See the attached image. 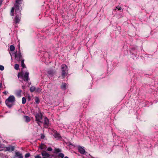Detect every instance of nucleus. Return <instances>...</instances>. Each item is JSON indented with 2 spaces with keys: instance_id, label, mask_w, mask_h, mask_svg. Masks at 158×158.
I'll list each match as a JSON object with an SVG mask.
<instances>
[{
  "instance_id": "nucleus-17",
  "label": "nucleus",
  "mask_w": 158,
  "mask_h": 158,
  "mask_svg": "<svg viewBox=\"0 0 158 158\" xmlns=\"http://www.w3.org/2000/svg\"><path fill=\"white\" fill-rule=\"evenodd\" d=\"M24 118L25 119L26 122H29L31 120V119L28 116H24Z\"/></svg>"
},
{
  "instance_id": "nucleus-8",
  "label": "nucleus",
  "mask_w": 158,
  "mask_h": 158,
  "mask_svg": "<svg viewBox=\"0 0 158 158\" xmlns=\"http://www.w3.org/2000/svg\"><path fill=\"white\" fill-rule=\"evenodd\" d=\"M41 153L42 156H44V157L49 158L50 156V155L49 154L45 151H42L41 152Z\"/></svg>"
},
{
  "instance_id": "nucleus-13",
  "label": "nucleus",
  "mask_w": 158,
  "mask_h": 158,
  "mask_svg": "<svg viewBox=\"0 0 158 158\" xmlns=\"http://www.w3.org/2000/svg\"><path fill=\"white\" fill-rule=\"evenodd\" d=\"M39 148L41 149H46L47 146L44 144L41 143L40 145Z\"/></svg>"
},
{
  "instance_id": "nucleus-22",
  "label": "nucleus",
  "mask_w": 158,
  "mask_h": 158,
  "mask_svg": "<svg viewBox=\"0 0 158 158\" xmlns=\"http://www.w3.org/2000/svg\"><path fill=\"white\" fill-rule=\"evenodd\" d=\"M36 89L35 87L34 86H31L30 88V91L31 92H34Z\"/></svg>"
},
{
  "instance_id": "nucleus-41",
  "label": "nucleus",
  "mask_w": 158,
  "mask_h": 158,
  "mask_svg": "<svg viewBox=\"0 0 158 158\" xmlns=\"http://www.w3.org/2000/svg\"><path fill=\"white\" fill-rule=\"evenodd\" d=\"M10 55L11 56V54L10 53Z\"/></svg>"
},
{
  "instance_id": "nucleus-30",
  "label": "nucleus",
  "mask_w": 158,
  "mask_h": 158,
  "mask_svg": "<svg viewBox=\"0 0 158 158\" xmlns=\"http://www.w3.org/2000/svg\"><path fill=\"white\" fill-rule=\"evenodd\" d=\"M52 149L51 148L49 147L47 149V151H52Z\"/></svg>"
},
{
  "instance_id": "nucleus-38",
  "label": "nucleus",
  "mask_w": 158,
  "mask_h": 158,
  "mask_svg": "<svg viewBox=\"0 0 158 158\" xmlns=\"http://www.w3.org/2000/svg\"><path fill=\"white\" fill-rule=\"evenodd\" d=\"M2 85V84L1 83H0V88H1V87Z\"/></svg>"
},
{
  "instance_id": "nucleus-27",
  "label": "nucleus",
  "mask_w": 158,
  "mask_h": 158,
  "mask_svg": "<svg viewBox=\"0 0 158 158\" xmlns=\"http://www.w3.org/2000/svg\"><path fill=\"white\" fill-rule=\"evenodd\" d=\"M30 156V154L29 153H26L25 155V158H27L29 157Z\"/></svg>"
},
{
  "instance_id": "nucleus-5",
  "label": "nucleus",
  "mask_w": 158,
  "mask_h": 158,
  "mask_svg": "<svg viewBox=\"0 0 158 158\" xmlns=\"http://www.w3.org/2000/svg\"><path fill=\"white\" fill-rule=\"evenodd\" d=\"M29 75L28 72H26L24 75L22 73H19L18 74V78L21 77L24 81H27L29 79Z\"/></svg>"
},
{
  "instance_id": "nucleus-32",
  "label": "nucleus",
  "mask_w": 158,
  "mask_h": 158,
  "mask_svg": "<svg viewBox=\"0 0 158 158\" xmlns=\"http://www.w3.org/2000/svg\"><path fill=\"white\" fill-rule=\"evenodd\" d=\"M41 156L39 155H37L35 156V158H41Z\"/></svg>"
},
{
  "instance_id": "nucleus-7",
  "label": "nucleus",
  "mask_w": 158,
  "mask_h": 158,
  "mask_svg": "<svg viewBox=\"0 0 158 158\" xmlns=\"http://www.w3.org/2000/svg\"><path fill=\"white\" fill-rule=\"evenodd\" d=\"M49 123V120L46 117H45L44 118V125L45 128H48Z\"/></svg>"
},
{
  "instance_id": "nucleus-23",
  "label": "nucleus",
  "mask_w": 158,
  "mask_h": 158,
  "mask_svg": "<svg viewBox=\"0 0 158 158\" xmlns=\"http://www.w3.org/2000/svg\"><path fill=\"white\" fill-rule=\"evenodd\" d=\"M26 102V99L25 98L23 97L22 98V103L23 104H24Z\"/></svg>"
},
{
  "instance_id": "nucleus-21",
  "label": "nucleus",
  "mask_w": 158,
  "mask_h": 158,
  "mask_svg": "<svg viewBox=\"0 0 158 158\" xmlns=\"http://www.w3.org/2000/svg\"><path fill=\"white\" fill-rule=\"evenodd\" d=\"M10 50L11 51H13L15 49V47L13 45H11L10 47Z\"/></svg>"
},
{
  "instance_id": "nucleus-24",
  "label": "nucleus",
  "mask_w": 158,
  "mask_h": 158,
  "mask_svg": "<svg viewBox=\"0 0 158 158\" xmlns=\"http://www.w3.org/2000/svg\"><path fill=\"white\" fill-rule=\"evenodd\" d=\"M61 150L59 148H55L54 153H57L60 152Z\"/></svg>"
},
{
  "instance_id": "nucleus-18",
  "label": "nucleus",
  "mask_w": 158,
  "mask_h": 158,
  "mask_svg": "<svg viewBox=\"0 0 158 158\" xmlns=\"http://www.w3.org/2000/svg\"><path fill=\"white\" fill-rule=\"evenodd\" d=\"M54 135L55 138H60L61 137L60 134L56 132L54 133Z\"/></svg>"
},
{
  "instance_id": "nucleus-14",
  "label": "nucleus",
  "mask_w": 158,
  "mask_h": 158,
  "mask_svg": "<svg viewBox=\"0 0 158 158\" xmlns=\"http://www.w3.org/2000/svg\"><path fill=\"white\" fill-rule=\"evenodd\" d=\"M68 71H66L64 72H61V76L63 78H65V77L67 76L68 74Z\"/></svg>"
},
{
  "instance_id": "nucleus-20",
  "label": "nucleus",
  "mask_w": 158,
  "mask_h": 158,
  "mask_svg": "<svg viewBox=\"0 0 158 158\" xmlns=\"http://www.w3.org/2000/svg\"><path fill=\"white\" fill-rule=\"evenodd\" d=\"M40 101L38 97H36L35 98V102L36 103L39 104Z\"/></svg>"
},
{
  "instance_id": "nucleus-35",
  "label": "nucleus",
  "mask_w": 158,
  "mask_h": 158,
  "mask_svg": "<svg viewBox=\"0 0 158 158\" xmlns=\"http://www.w3.org/2000/svg\"><path fill=\"white\" fill-rule=\"evenodd\" d=\"M31 99V97L30 96H29L28 97V101H30Z\"/></svg>"
},
{
  "instance_id": "nucleus-29",
  "label": "nucleus",
  "mask_w": 158,
  "mask_h": 158,
  "mask_svg": "<svg viewBox=\"0 0 158 158\" xmlns=\"http://www.w3.org/2000/svg\"><path fill=\"white\" fill-rule=\"evenodd\" d=\"M4 69V67L2 65H0V70L1 71H2Z\"/></svg>"
},
{
  "instance_id": "nucleus-4",
  "label": "nucleus",
  "mask_w": 158,
  "mask_h": 158,
  "mask_svg": "<svg viewBox=\"0 0 158 158\" xmlns=\"http://www.w3.org/2000/svg\"><path fill=\"white\" fill-rule=\"evenodd\" d=\"M19 47H20L19 45ZM15 60H16L18 62H19L21 60H22L24 59L23 58L22 55L21 53L19 48L18 52L17 51L15 52Z\"/></svg>"
},
{
  "instance_id": "nucleus-9",
  "label": "nucleus",
  "mask_w": 158,
  "mask_h": 158,
  "mask_svg": "<svg viewBox=\"0 0 158 158\" xmlns=\"http://www.w3.org/2000/svg\"><path fill=\"white\" fill-rule=\"evenodd\" d=\"M15 148V147L14 146L10 145L7 147H6V149L8 151L12 152L14 150Z\"/></svg>"
},
{
  "instance_id": "nucleus-36",
  "label": "nucleus",
  "mask_w": 158,
  "mask_h": 158,
  "mask_svg": "<svg viewBox=\"0 0 158 158\" xmlns=\"http://www.w3.org/2000/svg\"><path fill=\"white\" fill-rule=\"evenodd\" d=\"M7 92H6V91H5L4 92H3V93L5 95H6L7 94Z\"/></svg>"
},
{
  "instance_id": "nucleus-15",
  "label": "nucleus",
  "mask_w": 158,
  "mask_h": 158,
  "mask_svg": "<svg viewBox=\"0 0 158 158\" xmlns=\"http://www.w3.org/2000/svg\"><path fill=\"white\" fill-rule=\"evenodd\" d=\"M66 87V84L65 83H62L61 86V89L63 90H65Z\"/></svg>"
},
{
  "instance_id": "nucleus-39",
  "label": "nucleus",
  "mask_w": 158,
  "mask_h": 158,
  "mask_svg": "<svg viewBox=\"0 0 158 158\" xmlns=\"http://www.w3.org/2000/svg\"><path fill=\"white\" fill-rule=\"evenodd\" d=\"M64 158H69V157L68 156H65L64 157Z\"/></svg>"
},
{
  "instance_id": "nucleus-25",
  "label": "nucleus",
  "mask_w": 158,
  "mask_h": 158,
  "mask_svg": "<svg viewBox=\"0 0 158 158\" xmlns=\"http://www.w3.org/2000/svg\"><path fill=\"white\" fill-rule=\"evenodd\" d=\"M19 65L18 64H15V65L14 68L15 69L18 70L19 69Z\"/></svg>"
},
{
  "instance_id": "nucleus-40",
  "label": "nucleus",
  "mask_w": 158,
  "mask_h": 158,
  "mask_svg": "<svg viewBox=\"0 0 158 158\" xmlns=\"http://www.w3.org/2000/svg\"><path fill=\"white\" fill-rule=\"evenodd\" d=\"M42 158H46V157H42Z\"/></svg>"
},
{
  "instance_id": "nucleus-28",
  "label": "nucleus",
  "mask_w": 158,
  "mask_h": 158,
  "mask_svg": "<svg viewBox=\"0 0 158 158\" xmlns=\"http://www.w3.org/2000/svg\"><path fill=\"white\" fill-rule=\"evenodd\" d=\"M59 156L63 158L64 157V155L63 153H60L59 154Z\"/></svg>"
},
{
  "instance_id": "nucleus-6",
  "label": "nucleus",
  "mask_w": 158,
  "mask_h": 158,
  "mask_svg": "<svg viewBox=\"0 0 158 158\" xmlns=\"http://www.w3.org/2000/svg\"><path fill=\"white\" fill-rule=\"evenodd\" d=\"M22 154L19 152H15L14 157L13 158H23Z\"/></svg>"
},
{
  "instance_id": "nucleus-16",
  "label": "nucleus",
  "mask_w": 158,
  "mask_h": 158,
  "mask_svg": "<svg viewBox=\"0 0 158 158\" xmlns=\"http://www.w3.org/2000/svg\"><path fill=\"white\" fill-rule=\"evenodd\" d=\"M55 73V72L52 70H49L47 72V73L49 75H52Z\"/></svg>"
},
{
  "instance_id": "nucleus-37",
  "label": "nucleus",
  "mask_w": 158,
  "mask_h": 158,
  "mask_svg": "<svg viewBox=\"0 0 158 158\" xmlns=\"http://www.w3.org/2000/svg\"><path fill=\"white\" fill-rule=\"evenodd\" d=\"M22 88H23V89H24V88H25V86H22Z\"/></svg>"
},
{
  "instance_id": "nucleus-34",
  "label": "nucleus",
  "mask_w": 158,
  "mask_h": 158,
  "mask_svg": "<svg viewBox=\"0 0 158 158\" xmlns=\"http://www.w3.org/2000/svg\"><path fill=\"white\" fill-rule=\"evenodd\" d=\"M3 1V0H0V6L2 5Z\"/></svg>"
},
{
  "instance_id": "nucleus-31",
  "label": "nucleus",
  "mask_w": 158,
  "mask_h": 158,
  "mask_svg": "<svg viewBox=\"0 0 158 158\" xmlns=\"http://www.w3.org/2000/svg\"><path fill=\"white\" fill-rule=\"evenodd\" d=\"M116 8L118 9V10H120L122 9L121 7H119V6L116 7Z\"/></svg>"
},
{
  "instance_id": "nucleus-26",
  "label": "nucleus",
  "mask_w": 158,
  "mask_h": 158,
  "mask_svg": "<svg viewBox=\"0 0 158 158\" xmlns=\"http://www.w3.org/2000/svg\"><path fill=\"white\" fill-rule=\"evenodd\" d=\"M35 90L36 92L39 93L41 91V89L40 88H38L35 89Z\"/></svg>"
},
{
  "instance_id": "nucleus-19",
  "label": "nucleus",
  "mask_w": 158,
  "mask_h": 158,
  "mask_svg": "<svg viewBox=\"0 0 158 158\" xmlns=\"http://www.w3.org/2000/svg\"><path fill=\"white\" fill-rule=\"evenodd\" d=\"M24 59H23L21 61V66L23 67V69L26 67V66L24 63Z\"/></svg>"
},
{
  "instance_id": "nucleus-33",
  "label": "nucleus",
  "mask_w": 158,
  "mask_h": 158,
  "mask_svg": "<svg viewBox=\"0 0 158 158\" xmlns=\"http://www.w3.org/2000/svg\"><path fill=\"white\" fill-rule=\"evenodd\" d=\"M44 137L45 136L43 134H42L41 136V139H44Z\"/></svg>"
},
{
  "instance_id": "nucleus-1",
  "label": "nucleus",
  "mask_w": 158,
  "mask_h": 158,
  "mask_svg": "<svg viewBox=\"0 0 158 158\" xmlns=\"http://www.w3.org/2000/svg\"><path fill=\"white\" fill-rule=\"evenodd\" d=\"M23 0H16L15 3L14 7H12L10 13L11 16H14V12L15 11V16L14 18V21L16 24L19 23L21 17V10L19 8V4L22 3Z\"/></svg>"
},
{
  "instance_id": "nucleus-12",
  "label": "nucleus",
  "mask_w": 158,
  "mask_h": 158,
  "mask_svg": "<svg viewBox=\"0 0 158 158\" xmlns=\"http://www.w3.org/2000/svg\"><path fill=\"white\" fill-rule=\"evenodd\" d=\"M22 91V90L20 89L17 90L15 92L17 96L20 97L21 96Z\"/></svg>"
},
{
  "instance_id": "nucleus-10",
  "label": "nucleus",
  "mask_w": 158,
  "mask_h": 158,
  "mask_svg": "<svg viewBox=\"0 0 158 158\" xmlns=\"http://www.w3.org/2000/svg\"><path fill=\"white\" fill-rule=\"evenodd\" d=\"M78 150L81 154H84L85 152V149L81 146H79Z\"/></svg>"
},
{
  "instance_id": "nucleus-2",
  "label": "nucleus",
  "mask_w": 158,
  "mask_h": 158,
  "mask_svg": "<svg viewBox=\"0 0 158 158\" xmlns=\"http://www.w3.org/2000/svg\"><path fill=\"white\" fill-rule=\"evenodd\" d=\"M15 101V98L13 95H10L6 100L5 103L6 105L9 107H11L14 105Z\"/></svg>"
},
{
  "instance_id": "nucleus-3",
  "label": "nucleus",
  "mask_w": 158,
  "mask_h": 158,
  "mask_svg": "<svg viewBox=\"0 0 158 158\" xmlns=\"http://www.w3.org/2000/svg\"><path fill=\"white\" fill-rule=\"evenodd\" d=\"M43 114L41 112L39 113L35 114V121L36 122L38 125L40 126V123H43Z\"/></svg>"
},
{
  "instance_id": "nucleus-11",
  "label": "nucleus",
  "mask_w": 158,
  "mask_h": 158,
  "mask_svg": "<svg viewBox=\"0 0 158 158\" xmlns=\"http://www.w3.org/2000/svg\"><path fill=\"white\" fill-rule=\"evenodd\" d=\"M67 66L65 64H63L61 66V70L62 72H64L67 71Z\"/></svg>"
}]
</instances>
